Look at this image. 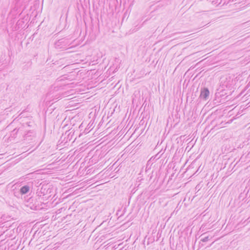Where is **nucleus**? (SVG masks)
I'll list each match as a JSON object with an SVG mask.
<instances>
[{
    "label": "nucleus",
    "instance_id": "nucleus-1",
    "mask_svg": "<svg viewBox=\"0 0 250 250\" xmlns=\"http://www.w3.org/2000/svg\"><path fill=\"white\" fill-rule=\"evenodd\" d=\"M232 80L230 78L229 79L226 78L225 79L221 78L220 80V84L218 88V90H227V91H231L232 87Z\"/></svg>",
    "mask_w": 250,
    "mask_h": 250
},
{
    "label": "nucleus",
    "instance_id": "nucleus-2",
    "mask_svg": "<svg viewBox=\"0 0 250 250\" xmlns=\"http://www.w3.org/2000/svg\"><path fill=\"white\" fill-rule=\"evenodd\" d=\"M27 206L29 207L32 210H38L42 208V203L41 202L35 200L33 198L31 197L27 201Z\"/></svg>",
    "mask_w": 250,
    "mask_h": 250
},
{
    "label": "nucleus",
    "instance_id": "nucleus-3",
    "mask_svg": "<svg viewBox=\"0 0 250 250\" xmlns=\"http://www.w3.org/2000/svg\"><path fill=\"white\" fill-rule=\"evenodd\" d=\"M24 130L23 127L15 128L11 131L10 138L13 139L18 138L19 141L23 140Z\"/></svg>",
    "mask_w": 250,
    "mask_h": 250
},
{
    "label": "nucleus",
    "instance_id": "nucleus-4",
    "mask_svg": "<svg viewBox=\"0 0 250 250\" xmlns=\"http://www.w3.org/2000/svg\"><path fill=\"white\" fill-rule=\"evenodd\" d=\"M36 137V133L33 130H24L23 140L26 141L27 143H30Z\"/></svg>",
    "mask_w": 250,
    "mask_h": 250
},
{
    "label": "nucleus",
    "instance_id": "nucleus-5",
    "mask_svg": "<svg viewBox=\"0 0 250 250\" xmlns=\"http://www.w3.org/2000/svg\"><path fill=\"white\" fill-rule=\"evenodd\" d=\"M231 91H227V90H221V91L217 89V92L215 93L216 97L222 98V99L226 100L228 99V95H230Z\"/></svg>",
    "mask_w": 250,
    "mask_h": 250
},
{
    "label": "nucleus",
    "instance_id": "nucleus-6",
    "mask_svg": "<svg viewBox=\"0 0 250 250\" xmlns=\"http://www.w3.org/2000/svg\"><path fill=\"white\" fill-rule=\"evenodd\" d=\"M66 40L61 39L55 42L54 45L57 49L65 48L67 47V42Z\"/></svg>",
    "mask_w": 250,
    "mask_h": 250
},
{
    "label": "nucleus",
    "instance_id": "nucleus-7",
    "mask_svg": "<svg viewBox=\"0 0 250 250\" xmlns=\"http://www.w3.org/2000/svg\"><path fill=\"white\" fill-rule=\"evenodd\" d=\"M209 96V91L207 87L202 88L200 91V98L204 100H207Z\"/></svg>",
    "mask_w": 250,
    "mask_h": 250
},
{
    "label": "nucleus",
    "instance_id": "nucleus-8",
    "mask_svg": "<svg viewBox=\"0 0 250 250\" xmlns=\"http://www.w3.org/2000/svg\"><path fill=\"white\" fill-rule=\"evenodd\" d=\"M30 188L29 185L22 186L20 189V192L21 195L25 194L29 191Z\"/></svg>",
    "mask_w": 250,
    "mask_h": 250
},
{
    "label": "nucleus",
    "instance_id": "nucleus-9",
    "mask_svg": "<svg viewBox=\"0 0 250 250\" xmlns=\"http://www.w3.org/2000/svg\"><path fill=\"white\" fill-rule=\"evenodd\" d=\"M209 239V236H206L204 238H202L201 241L204 242H207Z\"/></svg>",
    "mask_w": 250,
    "mask_h": 250
},
{
    "label": "nucleus",
    "instance_id": "nucleus-10",
    "mask_svg": "<svg viewBox=\"0 0 250 250\" xmlns=\"http://www.w3.org/2000/svg\"><path fill=\"white\" fill-rule=\"evenodd\" d=\"M45 189H43L42 188H41V193H42L43 195L45 194Z\"/></svg>",
    "mask_w": 250,
    "mask_h": 250
}]
</instances>
